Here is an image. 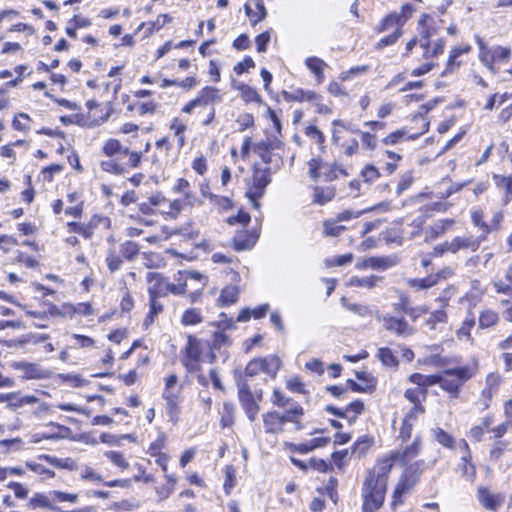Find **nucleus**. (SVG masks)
Instances as JSON below:
<instances>
[{"label": "nucleus", "mask_w": 512, "mask_h": 512, "mask_svg": "<svg viewBox=\"0 0 512 512\" xmlns=\"http://www.w3.org/2000/svg\"><path fill=\"white\" fill-rule=\"evenodd\" d=\"M421 450V438L415 437L414 441L403 451H398L390 458L378 463L377 469L369 472L363 486L362 512H376L383 505L387 486V474L392 468L393 462L406 464L414 459Z\"/></svg>", "instance_id": "f257e3e1"}, {"label": "nucleus", "mask_w": 512, "mask_h": 512, "mask_svg": "<svg viewBox=\"0 0 512 512\" xmlns=\"http://www.w3.org/2000/svg\"><path fill=\"white\" fill-rule=\"evenodd\" d=\"M477 372V365H465L446 369L440 374V387L452 397H457L459 389Z\"/></svg>", "instance_id": "f03ea898"}, {"label": "nucleus", "mask_w": 512, "mask_h": 512, "mask_svg": "<svg viewBox=\"0 0 512 512\" xmlns=\"http://www.w3.org/2000/svg\"><path fill=\"white\" fill-rule=\"evenodd\" d=\"M483 241H485V236H474L471 234L455 236L436 245L433 248V255L442 256L445 253L476 252Z\"/></svg>", "instance_id": "7ed1b4c3"}, {"label": "nucleus", "mask_w": 512, "mask_h": 512, "mask_svg": "<svg viewBox=\"0 0 512 512\" xmlns=\"http://www.w3.org/2000/svg\"><path fill=\"white\" fill-rule=\"evenodd\" d=\"M476 42L479 47V60L492 74H496L499 70L498 65L507 63L512 56V50L509 47L489 48L480 37H476Z\"/></svg>", "instance_id": "20e7f679"}, {"label": "nucleus", "mask_w": 512, "mask_h": 512, "mask_svg": "<svg viewBox=\"0 0 512 512\" xmlns=\"http://www.w3.org/2000/svg\"><path fill=\"white\" fill-rule=\"evenodd\" d=\"M281 367V360L276 355H270L264 358L252 359L245 368L243 374H239L236 379H247L250 383V379L258 376L261 372L275 378Z\"/></svg>", "instance_id": "39448f33"}, {"label": "nucleus", "mask_w": 512, "mask_h": 512, "mask_svg": "<svg viewBox=\"0 0 512 512\" xmlns=\"http://www.w3.org/2000/svg\"><path fill=\"white\" fill-rule=\"evenodd\" d=\"M239 402L244 409L247 418L253 422L259 412L258 401L262 398V391H251V384L247 379H236Z\"/></svg>", "instance_id": "423d86ee"}, {"label": "nucleus", "mask_w": 512, "mask_h": 512, "mask_svg": "<svg viewBox=\"0 0 512 512\" xmlns=\"http://www.w3.org/2000/svg\"><path fill=\"white\" fill-rule=\"evenodd\" d=\"M270 182V168L255 169L252 177V185L246 192V196L255 209L260 207L258 200L264 195L265 188Z\"/></svg>", "instance_id": "0eeeda50"}, {"label": "nucleus", "mask_w": 512, "mask_h": 512, "mask_svg": "<svg viewBox=\"0 0 512 512\" xmlns=\"http://www.w3.org/2000/svg\"><path fill=\"white\" fill-rule=\"evenodd\" d=\"M183 353L182 363L186 369L189 372L199 371L201 367L200 341L196 337L189 335Z\"/></svg>", "instance_id": "6e6552de"}, {"label": "nucleus", "mask_w": 512, "mask_h": 512, "mask_svg": "<svg viewBox=\"0 0 512 512\" xmlns=\"http://www.w3.org/2000/svg\"><path fill=\"white\" fill-rule=\"evenodd\" d=\"M222 101V95L216 87L206 86L201 89L197 97L182 107V112L191 114L196 107H206L211 103Z\"/></svg>", "instance_id": "1a4fd4ad"}, {"label": "nucleus", "mask_w": 512, "mask_h": 512, "mask_svg": "<svg viewBox=\"0 0 512 512\" xmlns=\"http://www.w3.org/2000/svg\"><path fill=\"white\" fill-rule=\"evenodd\" d=\"M413 11L414 8L411 4L402 5L400 12H392L383 18L381 23L377 26L376 31L382 33L394 26L402 28L404 23L412 16Z\"/></svg>", "instance_id": "9d476101"}, {"label": "nucleus", "mask_w": 512, "mask_h": 512, "mask_svg": "<svg viewBox=\"0 0 512 512\" xmlns=\"http://www.w3.org/2000/svg\"><path fill=\"white\" fill-rule=\"evenodd\" d=\"M14 370L21 372V377L24 379H48L51 372L37 363H30L25 361H17L11 364Z\"/></svg>", "instance_id": "9b49d317"}, {"label": "nucleus", "mask_w": 512, "mask_h": 512, "mask_svg": "<svg viewBox=\"0 0 512 512\" xmlns=\"http://www.w3.org/2000/svg\"><path fill=\"white\" fill-rule=\"evenodd\" d=\"M109 223L110 221L107 217L94 215L87 224L78 222H68L67 228L69 232L78 233L82 235L84 238L89 239L92 237L94 229L98 225L103 224L105 226H108Z\"/></svg>", "instance_id": "f8f14e48"}, {"label": "nucleus", "mask_w": 512, "mask_h": 512, "mask_svg": "<svg viewBox=\"0 0 512 512\" xmlns=\"http://www.w3.org/2000/svg\"><path fill=\"white\" fill-rule=\"evenodd\" d=\"M386 330L395 333L399 337H409L415 333V329L403 317L397 318L386 315L382 319Z\"/></svg>", "instance_id": "ddd939ff"}, {"label": "nucleus", "mask_w": 512, "mask_h": 512, "mask_svg": "<svg viewBox=\"0 0 512 512\" xmlns=\"http://www.w3.org/2000/svg\"><path fill=\"white\" fill-rule=\"evenodd\" d=\"M477 499L486 509L496 511L504 502L505 496L502 493L494 494L488 488L480 486L477 489Z\"/></svg>", "instance_id": "4468645a"}, {"label": "nucleus", "mask_w": 512, "mask_h": 512, "mask_svg": "<svg viewBox=\"0 0 512 512\" xmlns=\"http://www.w3.org/2000/svg\"><path fill=\"white\" fill-rule=\"evenodd\" d=\"M146 278L148 283L147 291L149 296H167V279L164 276L156 272H149Z\"/></svg>", "instance_id": "2eb2a0df"}, {"label": "nucleus", "mask_w": 512, "mask_h": 512, "mask_svg": "<svg viewBox=\"0 0 512 512\" xmlns=\"http://www.w3.org/2000/svg\"><path fill=\"white\" fill-rule=\"evenodd\" d=\"M502 378L499 373L491 372L485 379V387L482 390V397L484 398L483 405L485 408L489 406V403L493 395L498 391Z\"/></svg>", "instance_id": "dca6fc26"}, {"label": "nucleus", "mask_w": 512, "mask_h": 512, "mask_svg": "<svg viewBox=\"0 0 512 512\" xmlns=\"http://www.w3.org/2000/svg\"><path fill=\"white\" fill-rule=\"evenodd\" d=\"M282 96L287 102H312L317 103L321 96L311 90L296 89L292 92L283 91Z\"/></svg>", "instance_id": "f3484780"}, {"label": "nucleus", "mask_w": 512, "mask_h": 512, "mask_svg": "<svg viewBox=\"0 0 512 512\" xmlns=\"http://www.w3.org/2000/svg\"><path fill=\"white\" fill-rule=\"evenodd\" d=\"M475 324V316L471 310H468L460 327L456 330L457 339L461 342L473 344L474 339L471 336V330L474 328Z\"/></svg>", "instance_id": "a211bd4d"}, {"label": "nucleus", "mask_w": 512, "mask_h": 512, "mask_svg": "<svg viewBox=\"0 0 512 512\" xmlns=\"http://www.w3.org/2000/svg\"><path fill=\"white\" fill-rule=\"evenodd\" d=\"M395 262L389 257H367L359 260L356 263L357 269H382L385 270L389 267H392Z\"/></svg>", "instance_id": "6ab92c4d"}, {"label": "nucleus", "mask_w": 512, "mask_h": 512, "mask_svg": "<svg viewBox=\"0 0 512 512\" xmlns=\"http://www.w3.org/2000/svg\"><path fill=\"white\" fill-rule=\"evenodd\" d=\"M455 224L453 219H439L425 229L426 239L434 240L451 230Z\"/></svg>", "instance_id": "aec40b11"}, {"label": "nucleus", "mask_w": 512, "mask_h": 512, "mask_svg": "<svg viewBox=\"0 0 512 512\" xmlns=\"http://www.w3.org/2000/svg\"><path fill=\"white\" fill-rule=\"evenodd\" d=\"M262 417L266 433L278 434L283 431V426L285 423L278 412H268L263 414Z\"/></svg>", "instance_id": "412c9836"}, {"label": "nucleus", "mask_w": 512, "mask_h": 512, "mask_svg": "<svg viewBox=\"0 0 512 512\" xmlns=\"http://www.w3.org/2000/svg\"><path fill=\"white\" fill-rule=\"evenodd\" d=\"M384 280V277L371 275L366 277L352 276L349 279L348 285L352 287H365L367 289H373L379 286Z\"/></svg>", "instance_id": "4be33fe9"}, {"label": "nucleus", "mask_w": 512, "mask_h": 512, "mask_svg": "<svg viewBox=\"0 0 512 512\" xmlns=\"http://www.w3.org/2000/svg\"><path fill=\"white\" fill-rule=\"evenodd\" d=\"M162 297L149 296V312L144 319L143 326L148 329L154 322L155 318L164 310V304L161 302Z\"/></svg>", "instance_id": "5701e85b"}, {"label": "nucleus", "mask_w": 512, "mask_h": 512, "mask_svg": "<svg viewBox=\"0 0 512 512\" xmlns=\"http://www.w3.org/2000/svg\"><path fill=\"white\" fill-rule=\"evenodd\" d=\"M256 239V235H248L246 232L239 231L233 238L234 249L237 251L248 250L254 246Z\"/></svg>", "instance_id": "b1692460"}, {"label": "nucleus", "mask_w": 512, "mask_h": 512, "mask_svg": "<svg viewBox=\"0 0 512 512\" xmlns=\"http://www.w3.org/2000/svg\"><path fill=\"white\" fill-rule=\"evenodd\" d=\"M499 321V315L496 311L490 308H484L480 311L478 316V328L487 329L494 327Z\"/></svg>", "instance_id": "393cba45"}, {"label": "nucleus", "mask_w": 512, "mask_h": 512, "mask_svg": "<svg viewBox=\"0 0 512 512\" xmlns=\"http://www.w3.org/2000/svg\"><path fill=\"white\" fill-rule=\"evenodd\" d=\"M179 388H167L163 391V398L167 403L168 414L172 417L178 412Z\"/></svg>", "instance_id": "a878e982"}, {"label": "nucleus", "mask_w": 512, "mask_h": 512, "mask_svg": "<svg viewBox=\"0 0 512 512\" xmlns=\"http://www.w3.org/2000/svg\"><path fill=\"white\" fill-rule=\"evenodd\" d=\"M447 313L444 308L435 310L429 314L424 321L423 326L430 331L436 330L439 324H445L447 322Z\"/></svg>", "instance_id": "bb28decb"}, {"label": "nucleus", "mask_w": 512, "mask_h": 512, "mask_svg": "<svg viewBox=\"0 0 512 512\" xmlns=\"http://www.w3.org/2000/svg\"><path fill=\"white\" fill-rule=\"evenodd\" d=\"M470 213L472 224L481 231V234L479 236H485L486 240L488 234L490 233V228L488 227V223L484 220V211L480 208H475L472 209Z\"/></svg>", "instance_id": "cd10ccee"}, {"label": "nucleus", "mask_w": 512, "mask_h": 512, "mask_svg": "<svg viewBox=\"0 0 512 512\" xmlns=\"http://www.w3.org/2000/svg\"><path fill=\"white\" fill-rule=\"evenodd\" d=\"M27 506L31 509H51V510H58L59 508L56 506H53L49 496L43 493H34L32 497L29 499V502Z\"/></svg>", "instance_id": "c85d7f7f"}, {"label": "nucleus", "mask_w": 512, "mask_h": 512, "mask_svg": "<svg viewBox=\"0 0 512 512\" xmlns=\"http://www.w3.org/2000/svg\"><path fill=\"white\" fill-rule=\"evenodd\" d=\"M40 459L47 461L49 464L67 470H76L77 462L71 458H57L51 455L43 454L39 456Z\"/></svg>", "instance_id": "c756f323"}, {"label": "nucleus", "mask_w": 512, "mask_h": 512, "mask_svg": "<svg viewBox=\"0 0 512 512\" xmlns=\"http://www.w3.org/2000/svg\"><path fill=\"white\" fill-rule=\"evenodd\" d=\"M306 67L315 75L318 83H322L324 79L323 69L326 63L318 57H308L305 60Z\"/></svg>", "instance_id": "7c9ffc66"}, {"label": "nucleus", "mask_w": 512, "mask_h": 512, "mask_svg": "<svg viewBox=\"0 0 512 512\" xmlns=\"http://www.w3.org/2000/svg\"><path fill=\"white\" fill-rule=\"evenodd\" d=\"M389 208V205L387 203H381L377 206H374V207H371V208H368V209H365V210H362V211H358V212H354V211H351V210H345L343 212H340L336 215V220L341 222V221H349L351 219H354V218H358L360 215H362L364 212H367V211H373V210H382V211H387Z\"/></svg>", "instance_id": "2f4dec72"}, {"label": "nucleus", "mask_w": 512, "mask_h": 512, "mask_svg": "<svg viewBox=\"0 0 512 512\" xmlns=\"http://www.w3.org/2000/svg\"><path fill=\"white\" fill-rule=\"evenodd\" d=\"M203 322V315L198 308L186 309L181 316V323L184 326H194Z\"/></svg>", "instance_id": "473e14b6"}, {"label": "nucleus", "mask_w": 512, "mask_h": 512, "mask_svg": "<svg viewBox=\"0 0 512 512\" xmlns=\"http://www.w3.org/2000/svg\"><path fill=\"white\" fill-rule=\"evenodd\" d=\"M414 484H415V480H413L412 482H409L406 475H404L395 487V490L393 493L392 506L395 507L396 505L401 504L402 503V495L406 491H408Z\"/></svg>", "instance_id": "72a5a7b5"}, {"label": "nucleus", "mask_w": 512, "mask_h": 512, "mask_svg": "<svg viewBox=\"0 0 512 512\" xmlns=\"http://www.w3.org/2000/svg\"><path fill=\"white\" fill-rule=\"evenodd\" d=\"M335 196V189L329 187H315L314 189V202L320 205H324L331 201Z\"/></svg>", "instance_id": "f704fd0d"}, {"label": "nucleus", "mask_w": 512, "mask_h": 512, "mask_svg": "<svg viewBox=\"0 0 512 512\" xmlns=\"http://www.w3.org/2000/svg\"><path fill=\"white\" fill-rule=\"evenodd\" d=\"M239 297V289L237 286L230 285L226 286L220 294L219 301L222 305L234 304Z\"/></svg>", "instance_id": "c9c22d12"}, {"label": "nucleus", "mask_w": 512, "mask_h": 512, "mask_svg": "<svg viewBox=\"0 0 512 512\" xmlns=\"http://www.w3.org/2000/svg\"><path fill=\"white\" fill-rule=\"evenodd\" d=\"M237 89L241 92V97L245 102H255L259 104L262 102L261 96L253 87L246 84H240L237 86Z\"/></svg>", "instance_id": "e433bc0d"}, {"label": "nucleus", "mask_w": 512, "mask_h": 512, "mask_svg": "<svg viewBox=\"0 0 512 512\" xmlns=\"http://www.w3.org/2000/svg\"><path fill=\"white\" fill-rule=\"evenodd\" d=\"M256 8L259 9V13H254L249 5H245V12L250 18L253 25L264 20L267 16V11L262 0L256 1Z\"/></svg>", "instance_id": "4c0bfd02"}, {"label": "nucleus", "mask_w": 512, "mask_h": 512, "mask_svg": "<svg viewBox=\"0 0 512 512\" xmlns=\"http://www.w3.org/2000/svg\"><path fill=\"white\" fill-rule=\"evenodd\" d=\"M377 357L381 363L386 367H397L398 360L393 354L392 350L387 347H381L378 349Z\"/></svg>", "instance_id": "58836bf2"}, {"label": "nucleus", "mask_w": 512, "mask_h": 512, "mask_svg": "<svg viewBox=\"0 0 512 512\" xmlns=\"http://www.w3.org/2000/svg\"><path fill=\"white\" fill-rule=\"evenodd\" d=\"M460 467L463 477H465L469 481H473L475 479L476 468L471 463V454H465L462 456Z\"/></svg>", "instance_id": "ea45409f"}, {"label": "nucleus", "mask_w": 512, "mask_h": 512, "mask_svg": "<svg viewBox=\"0 0 512 512\" xmlns=\"http://www.w3.org/2000/svg\"><path fill=\"white\" fill-rule=\"evenodd\" d=\"M139 250V245L133 241H126L120 246L121 255L128 261L134 260L138 256Z\"/></svg>", "instance_id": "a19ab883"}, {"label": "nucleus", "mask_w": 512, "mask_h": 512, "mask_svg": "<svg viewBox=\"0 0 512 512\" xmlns=\"http://www.w3.org/2000/svg\"><path fill=\"white\" fill-rule=\"evenodd\" d=\"M341 304L345 309H347L359 316L365 317V316H369L371 314V310L367 305L359 304V303H351L344 297L341 299Z\"/></svg>", "instance_id": "79ce46f5"}, {"label": "nucleus", "mask_w": 512, "mask_h": 512, "mask_svg": "<svg viewBox=\"0 0 512 512\" xmlns=\"http://www.w3.org/2000/svg\"><path fill=\"white\" fill-rule=\"evenodd\" d=\"M100 167L103 171L114 174V175H123L126 173L125 167L123 165L119 164L114 159L101 161Z\"/></svg>", "instance_id": "37998d69"}, {"label": "nucleus", "mask_w": 512, "mask_h": 512, "mask_svg": "<svg viewBox=\"0 0 512 512\" xmlns=\"http://www.w3.org/2000/svg\"><path fill=\"white\" fill-rule=\"evenodd\" d=\"M187 126L179 119L174 118L170 124V130L174 132V135L178 138V144L180 147L185 144V131Z\"/></svg>", "instance_id": "c03bdc74"}, {"label": "nucleus", "mask_w": 512, "mask_h": 512, "mask_svg": "<svg viewBox=\"0 0 512 512\" xmlns=\"http://www.w3.org/2000/svg\"><path fill=\"white\" fill-rule=\"evenodd\" d=\"M105 261L111 273L119 270L123 263L121 256L118 255L114 249L108 250Z\"/></svg>", "instance_id": "a18cd8bd"}, {"label": "nucleus", "mask_w": 512, "mask_h": 512, "mask_svg": "<svg viewBox=\"0 0 512 512\" xmlns=\"http://www.w3.org/2000/svg\"><path fill=\"white\" fill-rule=\"evenodd\" d=\"M392 29H393V32L390 35L381 38L377 42V44H376L377 49H382L386 46L393 45L400 38V36L402 35V28H400L398 26H394Z\"/></svg>", "instance_id": "49530a36"}, {"label": "nucleus", "mask_w": 512, "mask_h": 512, "mask_svg": "<svg viewBox=\"0 0 512 512\" xmlns=\"http://www.w3.org/2000/svg\"><path fill=\"white\" fill-rule=\"evenodd\" d=\"M25 465L27 468H29L34 473L40 475L43 477V479H50L55 476L54 471L46 468L42 464L36 463L34 461H26Z\"/></svg>", "instance_id": "de8ad7c7"}, {"label": "nucleus", "mask_w": 512, "mask_h": 512, "mask_svg": "<svg viewBox=\"0 0 512 512\" xmlns=\"http://www.w3.org/2000/svg\"><path fill=\"white\" fill-rule=\"evenodd\" d=\"M124 148L118 140L109 139L104 143L102 151L105 155L112 157L118 153L123 154Z\"/></svg>", "instance_id": "09e8293b"}, {"label": "nucleus", "mask_w": 512, "mask_h": 512, "mask_svg": "<svg viewBox=\"0 0 512 512\" xmlns=\"http://www.w3.org/2000/svg\"><path fill=\"white\" fill-rule=\"evenodd\" d=\"M184 209V202L181 199H175L173 201L167 200L166 205L161 210L171 217H176Z\"/></svg>", "instance_id": "8fccbe9b"}, {"label": "nucleus", "mask_w": 512, "mask_h": 512, "mask_svg": "<svg viewBox=\"0 0 512 512\" xmlns=\"http://www.w3.org/2000/svg\"><path fill=\"white\" fill-rule=\"evenodd\" d=\"M407 284L409 285V287L411 288H415V289H418V290H423V289H428L434 285L437 284V279L436 278H431V276L429 277H426V278H422V279H409L407 281Z\"/></svg>", "instance_id": "3c124183"}, {"label": "nucleus", "mask_w": 512, "mask_h": 512, "mask_svg": "<svg viewBox=\"0 0 512 512\" xmlns=\"http://www.w3.org/2000/svg\"><path fill=\"white\" fill-rule=\"evenodd\" d=\"M436 441L449 449H454L453 437L445 432L442 428H437L433 431Z\"/></svg>", "instance_id": "603ef678"}, {"label": "nucleus", "mask_w": 512, "mask_h": 512, "mask_svg": "<svg viewBox=\"0 0 512 512\" xmlns=\"http://www.w3.org/2000/svg\"><path fill=\"white\" fill-rule=\"evenodd\" d=\"M339 221L335 220H329L325 221L323 224V232L327 236L336 237L342 233V231L345 230V227L338 224Z\"/></svg>", "instance_id": "864d4df0"}, {"label": "nucleus", "mask_w": 512, "mask_h": 512, "mask_svg": "<svg viewBox=\"0 0 512 512\" xmlns=\"http://www.w3.org/2000/svg\"><path fill=\"white\" fill-rule=\"evenodd\" d=\"M364 410V404L357 400L354 402H351L345 409V413L349 416V418H346L349 423H352L355 421L358 415H360Z\"/></svg>", "instance_id": "5fc2aeb1"}, {"label": "nucleus", "mask_w": 512, "mask_h": 512, "mask_svg": "<svg viewBox=\"0 0 512 512\" xmlns=\"http://www.w3.org/2000/svg\"><path fill=\"white\" fill-rule=\"evenodd\" d=\"M31 121V118L26 113H19L15 115L12 126L15 130L18 131H28L30 130V126L27 124Z\"/></svg>", "instance_id": "6e6d98bb"}, {"label": "nucleus", "mask_w": 512, "mask_h": 512, "mask_svg": "<svg viewBox=\"0 0 512 512\" xmlns=\"http://www.w3.org/2000/svg\"><path fill=\"white\" fill-rule=\"evenodd\" d=\"M105 457L109 459L114 465L119 468L127 469L129 467V463L124 458L123 454L117 451H106L104 453Z\"/></svg>", "instance_id": "4d7b16f0"}, {"label": "nucleus", "mask_w": 512, "mask_h": 512, "mask_svg": "<svg viewBox=\"0 0 512 512\" xmlns=\"http://www.w3.org/2000/svg\"><path fill=\"white\" fill-rule=\"evenodd\" d=\"M304 413L303 408L300 405H294L293 407L285 410V413L281 415L284 423L286 422H297L298 418Z\"/></svg>", "instance_id": "13d9d810"}, {"label": "nucleus", "mask_w": 512, "mask_h": 512, "mask_svg": "<svg viewBox=\"0 0 512 512\" xmlns=\"http://www.w3.org/2000/svg\"><path fill=\"white\" fill-rule=\"evenodd\" d=\"M123 155L128 156L127 165L131 168H137L142 161V152L131 151L129 148H124Z\"/></svg>", "instance_id": "bf43d9fd"}, {"label": "nucleus", "mask_w": 512, "mask_h": 512, "mask_svg": "<svg viewBox=\"0 0 512 512\" xmlns=\"http://www.w3.org/2000/svg\"><path fill=\"white\" fill-rule=\"evenodd\" d=\"M494 179L497 180L498 185H503L505 187V203H508L512 199V174L507 177H498L494 176Z\"/></svg>", "instance_id": "052dcab7"}, {"label": "nucleus", "mask_w": 512, "mask_h": 512, "mask_svg": "<svg viewBox=\"0 0 512 512\" xmlns=\"http://www.w3.org/2000/svg\"><path fill=\"white\" fill-rule=\"evenodd\" d=\"M305 134L311 139H314L317 144L323 145L325 142L324 134L315 125H309L305 128Z\"/></svg>", "instance_id": "680f3d73"}, {"label": "nucleus", "mask_w": 512, "mask_h": 512, "mask_svg": "<svg viewBox=\"0 0 512 512\" xmlns=\"http://www.w3.org/2000/svg\"><path fill=\"white\" fill-rule=\"evenodd\" d=\"M309 174L313 180H317L320 176L319 170H323L325 167L322 165L321 158H312L308 162Z\"/></svg>", "instance_id": "e2e57ef3"}, {"label": "nucleus", "mask_w": 512, "mask_h": 512, "mask_svg": "<svg viewBox=\"0 0 512 512\" xmlns=\"http://www.w3.org/2000/svg\"><path fill=\"white\" fill-rule=\"evenodd\" d=\"M7 487L13 490L14 495L18 499H25L28 496L29 490L26 486L18 482H9Z\"/></svg>", "instance_id": "0e129e2a"}, {"label": "nucleus", "mask_w": 512, "mask_h": 512, "mask_svg": "<svg viewBox=\"0 0 512 512\" xmlns=\"http://www.w3.org/2000/svg\"><path fill=\"white\" fill-rule=\"evenodd\" d=\"M23 441L20 438L5 439L0 441V447H6V452L19 451L23 448Z\"/></svg>", "instance_id": "69168bd1"}, {"label": "nucleus", "mask_w": 512, "mask_h": 512, "mask_svg": "<svg viewBox=\"0 0 512 512\" xmlns=\"http://www.w3.org/2000/svg\"><path fill=\"white\" fill-rule=\"evenodd\" d=\"M230 345V338L224 332H215L212 340V349H220Z\"/></svg>", "instance_id": "338daca9"}, {"label": "nucleus", "mask_w": 512, "mask_h": 512, "mask_svg": "<svg viewBox=\"0 0 512 512\" xmlns=\"http://www.w3.org/2000/svg\"><path fill=\"white\" fill-rule=\"evenodd\" d=\"M361 137L362 145L369 150H374L377 147L376 136L369 132L359 131L358 133Z\"/></svg>", "instance_id": "774afa93"}]
</instances>
